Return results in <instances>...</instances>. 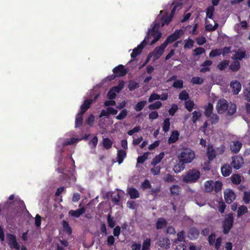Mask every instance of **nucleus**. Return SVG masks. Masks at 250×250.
<instances>
[{"label":"nucleus","instance_id":"obj_1","mask_svg":"<svg viewBox=\"0 0 250 250\" xmlns=\"http://www.w3.org/2000/svg\"><path fill=\"white\" fill-rule=\"evenodd\" d=\"M195 156V153L191 149L188 147L183 148L178 156L179 163L175 166L174 171L176 172H179L183 170L185 167V164L191 163Z\"/></svg>","mask_w":250,"mask_h":250},{"label":"nucleus","instance_id":"obj_2","mask_svg":"<svg viewBox=\"0 0 250 250\" xmlns=\"http://www.w3.org/2000/svg\"><path fill=\"white\" fill-rule=\"evenodd\" d=\"M200 172L199 171L192 169L189 170L185 176L183 180L186 183H194L199 178Z\"/></svg>","mask_w":250,"mask_h":250},{"label":"nucleus","instance_id":"obj_3","mask_svg":"<svg viewBox=\"0 0 250 250\" xmlns=\"http://www.w3.org/2000/svg\"><path fill=\"white\" fill-rule=\"evenodd\" d=\"M234 222V218L233 214L231 213L228 214L224 219L223 223V232L225 234H227L232 228Z\"/></svg>","mask_w":250,"mask_h":250},{"label":"nucleus","instance_id":"obj_4","mask_svg":"<svg viewBox=\"0 0 250 250\" xmlns=\"http://www.w3.org/2000/svg\"><path fill=\"white\" fill-rule=\"evenodd\" d=\"M160 27V23H154L151 29H149L148 32H149V36L154 37V39L151 42L150 44L152 45L156 42L162 37V33L159 31Z\"/></svg>","mask_w":250,"mask_h":250},{"label":"nucleus","instance_id":"obj_5","mask_svg":"<svg viewBox=\"0 0 250 250\" xmlns=\"http://www.w3.org/2000/svg\"><path fill=\"white\" fill-rule=\"evenodd\" d=\"M229 107V104L227 101L224 99L218 100L216 108L219 114L224 113Z\"/></svg>","mask_w":250,"mask_h":250},{"label":"nucleus","instance_id":"obj_6","mask_svg":"<svg viewBox=\"0 0 250 250\" xmlns=\"http://www.w3.org/2000/svg\"><path fill=\"white\" fill-rule=\"evenodd\" d=\"M8 244L11 249H15L17 250L20 249V246L16 240V237L15 235L8 233L7 234Z\"/></svg>","mask_w":250,"mask_h":250},{"label":"nucleus","instance_id":"obj_7","mask_svg":"<svg viewBox=\"0 0 250 250\" xmlns=\"http://www.w3.org/2000/svg\"><path fill=\"white\" fill-rule=\"evenodd\" d=\"M244 164V159L241 156H235L232 158V162L230 166L234 169H239Z\"/></svg>","mask_w":250,"mask_h":250},{"label":"nucleus","instance_id":"obj_8","mask_svg":"<svg viewBox=\"0 0 250 250\" xmlns=\"http://www.w3.org/2000/svg\"><path fill=\"white\" fill-rule=\"evenodd\" d=\"M113 72L117 77H122L125 76L127 73V69L125 68L122 64H119L113 69Z\"/></svg>","mask_w":250,"mask_h":250},{"label":"nucleus","instance_id":"obj_9","mask_svg":"<svg viewBox=\"0 0 250 250\" xmlns=\"http://www.w3.org/2000/svg\"><path fill=\"white\" fill-rule=\"evenodd\" d=\"M224 193L225 201L228 204L231 203L236 198V195L232 190H227Z\"/></svg>","mask_w":250,"mask_h":250},{"label":"nucleus","instance_id":"obj_10","mask_svg":"<svg viewBox=\"0 0 250 250\" xmlns=\"http://www.w3.org/2000/svg\"><path fill=\"white\" fill-rule=\"evenodd\" d=\"M183 34V31L182 29L175 30L174 33L168 36L166 40L169 43H172L173 42L176 41Z\"/></svg>","mask_w":250,"mask_h":250},{"label":"nucleus","instance_id":"obj_11","mask_svg":"<svg viewBox=\"0 0 250 250\" xmlns=\"http://www.w3.org/2000/svg\"><path fill=\"white\" fill-rule=\"evenodd\" d=\"M200 231L195 227L190 228L188 232V238L191 240L197 239L199 235Z\"/></svg>","mask_w":250,"mask_h":250},{"label":"nucleus","instance_id":"obj_12","mask_svg":"<svg viewBox=\"0 0 250 250\" xmlns=\"http://www.w3.org/2000/svg\"><path fill=\"white\" fill-rule=\"evenodd\" d=\"M207 156L209 161H212L216 157L215 150L214 149L213 146L211 144L208 145L207 150Z\"/></svg>","mask_w":250,"mask_h":250},{"label":"nucleus","instance_id":"obj_13","mask_svg":"<svg viewBox=\"0 0 250 250\" xmlns=\"http://www.w3.org/2000/svg\"><path fill=\"white\" fill-rule=\"evenodd\" d=\"M230 86L232 89L233 93L237 95L241 90V84L238 81H233L231 82Z\"/></svg>","mask_w":250,"mask_h":250},{"label":"nucleus","instance_id":"obj_14","mask_svg":"<svg viewBox=\"0 0 250 250\" xmlns=\"http://www.w3.org/2000/svg\"><path fill=\"white\" fill-rule=\"evenodd\" d=\"M221 171L223 176H229L232 172V167L228 164H224L221 167Z\"/></svg>","mask_w":250,"mask_h":250},{"label":"nucleus","instance_id":"obj_15","mask_svg":"<svg viewBox=\"0 0 250 250\" xmlns=\"http://www.w3.org/2000/svg\"><path fill=\"white\" fill-rule=\"evenodd\" d=\"M85 210L84 207H82L76 210H70L69 211L68 214L71 216L78 218L85 213Z\"/></svg>","mask_w":250,"mask_h":250},{"label":"nucleus","instance_id":"obj_16","mask_svg":"<svg viewBox=\"0 0 250 250\" xmlns=\"http://www.w3.org/2000/svg\"><path fill=\"white\" fill-rule=\"evenodd\" d=\"M93 101L92 100L86 99L85 100L83 104L80 107V111L79 113L84 114L90 107V105L92 103Z\"/></svg>","mask_w":250,"mask_h":250},{"label":"nucleus","instance_id":"obj_17","mask_svg":"<svg viewBox=\"0 0 250 250\" xmlns=\"http://www.w3.org/2000/svg\"><path fill=\"white\" fill-rule=\"evenodd\" d=\"M242 146V144L238 141H234L230 146V148L231 151L234 153H237L239 152Z\"/></svg>","mask_w":250,"mask_h":250},{"label":"nucleus","instance_id":"obj_18","mask_svg":"<svg viewBox=\"0 0 250 250\" xmlns=\"http://www.w3.org/2000/svg\"><path fill=\"white\" fill-rule=\"evenodd\" d=\"M126 157V152L125 150L119 149L117 151L116 159L119 164H122Z\"/></svg>","mask_w":250,"mask_h":250},{"label":"nucleus","instance_id":"obj_19","mask_svg":"<svg viewBox=\"0 0 250 250\" xmlns=\"http://www.w3.org/2000/svg\"><path fill=\"white\" fill-rule=\"evenodd\" d=\"M127 192L131 199H136L140 197V193L138 190L134 188H129L127 189Z\"/></svg>","mask_w":250,"mask_h":250},{"label":"nucleus","instance_id":"obj_20","mask_svg":"<svg viewBox=\"0 0 250 250\" xmlns=\"http://www.w3.org/2000/svg\"><path fill=\"white\" fill-rule=\"evenodd\" d=\"M182 2L179 1H174L171 5V6H173V8L169 16L172 18L175 13L176 10H179L180 9H181L182 8Z\"/></svg>","mask_w":250,"mask_h":250},{"label":"nucleus","instance_id":"obj_21","mask_svg":"<svg viewBox=\"0 0 250 250\" xmlns=\"http://www.w3.org/2000/svg\"><path fill=\"white\" fill-rule=\"evenodd\" d=\"M179 133L177 130L173 131L170 136L168 139V143L171 144L175 143L179 139Z\"/></svg>","mask_w":250,"mask_h":250},{"label":"nucleus","instance_id":"obj_22","mask_svg":"<svg viewBox=\"0 0 250 250\" xmlns=\"http://www.w3.org/2000/svg\"><path fill=\"white\" fill-rule=\"evenodd\" d=\"M167 225V222L163 218H159L158 219L156 223V228L157 229H163Z\"/></svg>","mask_w":250,"mask_h":250},{"label":"nucleus","instance_id":"obj_23","mask_svg":"<svg viewBox=\"0 0 250 250\" xmlns=\"http://www.w3.org/2000/svg\"><path fill=\"white\" fill-rule=\"evenodd\" d=\"M170 243L169 239L167 238H160L159 240V246L162 248L168 249L170 247Z\"/></svg>","mask_w":250,"mask_h":250},{"label":"nucleus","instance_id":"obj_24","mask_svg":"<svg viewBox=\"0 0 250 250\" xmlns=\"http://www.w3.org/2000/svg\"><path fill=\"white\" fill-rule=\"evenodd\" d=\"M213 106L210 103L205 107L204 115L207 117H209L213 114Z\"/></svg>","mask_w":250,"mask_h":250},{"label":"nucleus","instance_id":"obj_25","mask_svg":"<svg viewBox=\"0 0 250 250\" xmlns=\"http://www.w3.org/2000/svg\"><path fill=\"white\" fill-rule=\"evenodd\" d=\"M212 63V61L210 60H207L205 61L202 64L201 66L203 67L201 68L200 72L202 73H205L210 70L209 68L208 67L211 65Z\"/></svg>","mask_w":250,"mask_h":250},{"label":"nucleus","instance_id":"obj_26","mask_svg":"<svg viewBox=\"0 0 250 250\" xmlns=\"http://www.w3.org/2000/svg\"><path fill=\"white\" fill-rule=\"evenodd\" d=\"M164 156V153L161 152L159 154L156 155L152 160L151 165L153 166H156L159 164Z\"/></svg>","mask_w":250,"mask_h":250},{"label":"nucleus","instance_id":"obj_27","mask_svg":"<svg viewBox=\"0 0 250 250\" xmlns=\"http://www.w3.org/2000/svg\"><path fill=\"white\" fill-rule=\"evenodd\" d=\"M246 57L245 51H238L232 57V59L235 61H238L242 60L243 58Z\"/></svg>","mask_w":250,"mask_h":250},{"label":"nucleus","instance_id":"obj_28","mask_svg":"<svg viewBox=\"0 0 250 250\" xmlns=\"http://www.w3.org/2000/svg\"><path fill=\"white\" fill-rule=\"evenodd\" d=\"M62 224L63 231L68 235L71 234L72 230L71 228L69 226L68 223L65 220H63Z\"/></svg>","mask_w":250,"mask_h":250},{"label":"nucleus","instance_id":"obj_29","mask_svg":"<svg viewBox=\"0 0 250 250\" xmlns=\"http://www.w3.org/2000/svg\"><path fill=\"white\" fill-rule=\"evenodd\" d=\"M83 122V114L78 113L75 118V127H78L82 125Z\"/></svg>","mask_w":250,"mask_h":250},{"label":"nucleus","instance_id":"obj_30","mask_svg":"<svg viewBox=\"0 0 250 250\" xmlns=\"http://www.w3.org/2000/svg\"><path fill=\"white\" fill-rule=\"evenodd\" d=\"M170 191L171 195L177 196L181 192V187L178 185H173L170 187Z\"/></svg>","mask_w":250,"mask_h":250},{"label":"nucleus","instance_id":"obj_31","mask_svg":"<svg viewBox=\"0 0 250 250\" xmlns=\"http://www.w3.org/2000/svg\"><path fill=\"white\" fill-rule=\"evenodd\" d=\"M214 188V182L212 180L207 181L205 184V189L208 192L213 191Z\"/></svg>","mask_w":250,"mask_h":250},{"label":"nucleus","instance_id":"obj_32","mask_svg":"<svg viewBox=\"0 0 250 250\" xmlns=\"http://www.w3.org/2000/svg\"><path fill=\"white\" fill-rule=\"evenodd\" d=\"M113 142L108 138H104L103 139V146L106 149H109L112 147Z\"/></svg>","mask_w":250,"mask_h":250},{"label":"nucleus","instance_id":"obj_33","mask_svg":"<svg viewBox=\"0 0 250 250\" xmlns=\"http://www.w3.org/2000/svg\"><path fill=\"white\" fill-rule=\"evenodd\" d=\"M231 182L235 185H239L241 182V177L238 174H233L230 177Z\"/></svg>","mask_w":250,"mask_h":250},{"label":"nucleus","instance_id":"obj_34","mask_svg":"<svg viewBox=\"0 0 250 250\" xmlns=\"http://www.w3.org/2000/svg\"><path fill=\"white\" fill-rule=\"evenodd\" d=\"M142 51V47L138 45L137 47L133 49V51L131 54V57L134 59L137 56L141 54Z\"/></svg>","mask_w":250,"mask_h":250},{"label":"nucleus","instance_id":"obj_35","mask_svg":"<svg viewBox=\"0 0 250 250\" xmlns=\"http://www.w3.org/2000/svg\"><path fill=\"white\" fill-rule=\"evenodd\" d=\"M227 115L231 116L233 115L236 111V105L233 103H230L229 104V107L227 109Z\"/></svg>","mask_w":250,"mask_h":250},{"label":"nucleus","instance_id":"obj_36","mask_svg":"<svg viewBox=\"0 0 250 250\" xmlns=\"http://www.w3.org/2000/svg\"><path fill=\"white\" fill-rule=\"evenodd\" d=\"M172 18L167 14L163 15L161 18V26H164L165 24H168L172 20Z\"/></svg>","mask_w":250,"mask_h":250},{"label":"nucleus","instance_id":"obj_37","mask_svg":"<svg viewBox=\"0 0 250 250\" xmlns=\"http://www.w3.org/2000/svg\"><path fill=\"white\" fill-rule=\"evenodd\" d=\"M215 8L213 6H208L206 9V18L213 19Z\"/></svg>","mask_w":250,"mask_h":250},{"label":"nucleus","instance_id":"obj_38","mask_svg":"<svg viewBox=\"0 0 250 250\" xmlns=\"http://www.w3.org/2000/svg\"><path fill=\"white\" fill-rule=\"evenodd\" d=\"M192 121L193 124H196L202 116V113L200 111H194L192 113Z\"/></svg>","mask_w":250,"mask_h":250},{"label":"nucleus","instance_id":"obj_39","mask_svg":"<svg viewBox=\"0 0 250 250\" xmlns=\"http://www.w3.org/2000/svg\"><path fill=\"white\" fill-rule=\"evenodd\" d=\"M170 125V119L168 118L165 119L162 125L163 130L165 132H167L169 129Z\"/></svg>","mask_w":250,"mask_h":250},{"label":"nucleus","instance_id":"obj_40","mask_svg":"<svg viewBox=\"0 0 250 250\" xmlns=\"http://www.w3.org/2000/svg\"><path fill=\"white\" fill-rule=\"evenodd\" d=\"M240 67V63L238 61H235L231 63L229 65V68L232 71H237Z\"/></svg>","mask_w":250,"mask_h":250},{"label":"nucleus","instance_id":"obj_41","mask_svg":"<svg viewBox=\"0 0 250 250\" xmlns=\"http://www.w3.org/2000/svg\"><path fill=\"white\" fill-rule=\"evenodd\" d=\"M195 105L194 102L192 100H187L185 102V108L189 111L191 112Z\"/></svg>","mask_w":250,"mask_h":250},{"label":"nucleus","instance_id":"obj_42","mask_svg":"<svg viewBox=\"0 0 250 250\" xmlns=\"http://www.w3.org/2000/svg\"><path fill=\"white\" fill-rule=\"evenodd\" d=\"M164 52L160 47L157 46L153 51L152 55L156 59H158L163 55Z\"/></svg>","mask_w":250,"mask_h":250},{"label":"nucleus","instance_id":"obj_43","mask_svg":"<svg viewBox=\"0 0 250 250\" xmlns=\"http://www.w3.org/2000/svg\"><path fill=\"white\" fill-rule=\"evenodd\" d=\"M146 104V101H140L135 105L134 109L136 111L139 112L141 111Z\"/></svg>","mask_w":250,"mask_h":250},{"label":"nucleus","instance_id":"obj_44","mask_svg":"<svg viewBox=\"0 0 250 250\" xmlns=\"http://www.w3.org/2000/svg\"><path fill=\"white\" fill-rule=\"evenodd\" d=\"M248 212V210L247 207L244 205H242L238 208L237 210V215L238 217H240Z\"/></svg>","mask_w":250,"mask_h":250},{"label":"nucleus","instance_id":"obj_45","mask_svg":"<svg viewBox=\"0 0 250 250\" xmlns=\"http://www.w3.org/2000/svg\"><path fill=\"white\" fill-rule=\"evenodd\" d=\"M229 64V61L228 60H224L221 62L217 65V68L221 71L225 70Z\"/></svg>","mask_w":250,"mask_h":250},{"label":"nucleus","instance_id":"obj_46","mask_svg":"<svg viewBox=\"0 0 250 250\" xmlns=\"http://www.w3.org/2000/svg\"><path fill=\"white\" fill-rule=\"evenodd\" d=\"M162 105V104L160 101H157L155 103L148 105V108L150 110H154L160 108Z\"/></svg>","mask_w":250,"mask_h":250},{"label":"nucleus","instance_id":"obj_47","mask_svg":"<svg viewBox=\"0 0 250 250\" xmlns=\"http://www.w3.org/2000/svg\"><path fill=\"white\" fill-rule=\"evenodd\" d=\"M127 115V110L126 109H123L118 115L116 117V119L122 120L125 119Z\"/></svg>","mask_w":250,"mask_h":250},{"label":"nucleus","instance_id":"obj_48","mask_svg":"<svg viewBox=\"0 0 250 250\" xmlns=\"http://www.w3.org/2000/svg\"><path fill=\"white\" fill-rule=\"evenodd\" d=\"M179 99L186 101L189 99V95L186 90H183L179 95Z\"/></svg>","mask_w":250,"mask_h":250},{"label":"nucleus","instance_id":"obj_49","mask_svg":"<svg viewBox=\"0 0 250 250\" xmlns=\"http://www.w3.org/2000/svg\"><path fill=\"white\" fill-rule=\"evenodd\" d=\"M243 201L246 204H249L250 202V191H245L244 192Z\"/></svg>","mask_w":250,"mask_h":250},{"label":"nucleus","instance_id":"obj_50","mask_svg":"<svg viewBox=\"0 0 250 250\" xmlns=\"http://www.w3.org/2000/svg\"><path fill=\"white\" fill-rule=\"evenodd\" d=\"M151 240L149 238H146L143 243L142 250H148L150 246Z\"/></svg>","mask_w":250,"mask_h":250},{"label":"nucleus","instance_id":"obj_51","mask_svg":"<svg viewBox=\"0 0 250 250\" xmlns=\"http://www.w3.org/2000/svg\"><path fill=\"white\" fill-rule=\"evenodd\" d=\"M191 82L193 84H201L203 83L204 79L199 77H193L191 80Z\"/></svg>","mask_w":250,"mask_h":250},{"label":"nucleus","instance_id":"obj_52","mask_svg":"<svg viewBox=\"0 0 250 250\" xmlns=\"http://www.w3.org/2000/svg\"><path fill=\"white\" fill-rule=\"evenodd\" d=\"M98 141V137L95 136L90 140L89 145L91 146L92 148H95L97 145Z\"/></svg>","mask_w":250,"mask_h":250},{"label":"nucleus","instance_id":"obj_53","mask_svg":"<svg viewBox=\"0 0 250 250\" xmlns=\"http://www.w3.org/2000/svg\"><path fill=\"white\" fill-rule=\"evenodd\" d=\"M121 200V196L119 192L115 195L112 196V202L115 205H118Z\"/></svg>","mask_w":250,"mask_h":250},{"label":"nucleus","instance_id":"obj_54","mask_svg":"<svg viewBox=\"0 0 250 250\" xmlns=\"http://www.w3.org/2000/svg\"><path fill=\"white\" fill-rule=\"evenodd\" d=\"M216 234L214 232H212L208 237V242L210 246L214 245L215 240Z\"/></svg>","mask_w":250,"mask_h":250},{"label":"nucleus","instance_id":"obj_55","mask_svg":"<svg viewBox=\"0 0 250 250\" xmlns=\"http://www.w3.org/2000/svg\"><path fill=\"white\" fill-rule=\"evenodd\" d=\"M209 117L210 122L212 125H215L219 122V118L216 114H213Z\"/></svg>","mask_w":250,"mask_h":250},{"label":"nucleus","instance_id":"obj_56","mask_svg":"<svg viewBox=\"0 0 250 250\" xmlns=\"http://www.w3.org/2000/svg\"><path fill=\"white\" fill-rule=\"evenodd\" d=\"M221 54V52L220 49H215L212 50L209 54L210 57H215L216 56H219Z\"/></svg>","mask_w":250,"mask_h":250},{"label":"nucleus","instance_id":"obj_57","mask_svg":"<svg viewBox=\"0 0 250 250\" xmlns=\"http://www.w3.org/2000/svg\"><path fill=\"white\" fill-rule=\"evenodd\" d=\"M222 183L220 181H216L215 183H214V188L213 189L215 191V192H218L222 188Z\"/></svg>","mask_w":250,"mask_h":250},{"label":"nucleus","instance_id":"obj_58","mask_svg":"<svg viewBox=\"0 0 250 250\" xmlns=\"http://www.w3.org/2000/svg\"><path fill=\"white\" fill-rule=\"evenodd\" d=\"M172 86L176 88H182L183 87V82L181 80H177L173 83Z\"/></svg>","mask_w":250,"mask_h":250},{"label":"nucleus","instance_id":"obj_59","mask_svg":"<svg viewBox=\"0 0 250 250\" xmlns=\"http://www.w3.org/2000/svg\"><path fill=\"white\" fill-rule=\"evenodd\" d=\"M139 87V84L134 81L130 82L128 87L130 91H133Z\"/></svg>","mask_w":250,"mask_h":250},{"label":"nucleus","instance_id":"obj_60","mask_svg":"<svg viewBox=\"0 0 250 250\" xmlns=\"http://www.w3.org/2000/svg\"><path fill=\"white\" fill-rule=\"evenodd\" d=\"M222 242V238L221 237H218L214 244V248L216 250H219L221 246V244Z\"/></svg>","mask_w":250,"mask_h":250},{"label":"nucleus","instance_id":"obj_61","mask_svg":"<svg viewBox=\"0 0 250 250\" xmlns=\"http://www.w3.org/2000/svg\"><path fill=\"white\" fill-rule=\"evenodd\" d=\"M107 221L108 226L110 228H114L115 225V222L114 221L113 218L111 217L110 214H108L107 218Z\"/></svg>","mask_w":250,"mask_h":250},{"label":"nucleus","instance_id":"obj_62","mask_svg":"<svg viewBox=\"0 0 250 250\" xmlns=\"http://www.w3.org/2000/svg\"><path fill=\"white\" fill-rule=\"evenodd\" d=\"M142 188L145 190L147 188H150L151 185L148 180L146 179L142 184Z\"/></svg>","mask_w":250,"mask_h":250},{"label":"nucleus","instance_id":"obj_63","mask_svg":"<svg viewBox=\"0 0 250 250\" xmlns=\"http://www.w3.org/2000/svg\"><path fill=\"white\" fill-rule=\"evenodd\" d=\"M154 167L151 168L150 171L154 175H159L160 173L161 167L160 166H153Z\"/></svg>","mask_w":250,"mask_h":250},{"label":"nucleus","instance_id":"obj_64","mask_svg":"<svg viewBox=\"0 0 250 250\" xmlns=\"http://www.w3.org/2000/svg\"><path fill=\"white\" fill-rule=\"evenodd\" d=\"M194 55L195 56H198L200 55L203 53H204L205 52V50L204 48L198 47L195 48L194 50Z\"/></svg>","mask_w":250,"mask_h":250}]
</instances>
